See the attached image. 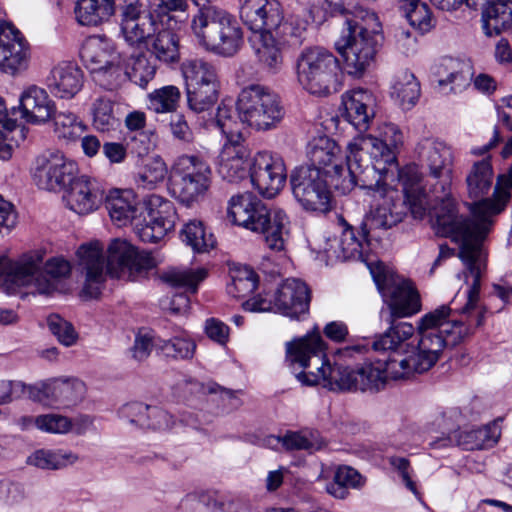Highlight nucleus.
Masks as SVG:
<instances>
[{"label":"nucleus","mask_w":512,"mask_h":512,"mask_svg":"<svg viewBox=\"0 0 512 512\" xmlns=\"http://www.w3.org/2000/svg\"><path fill=\"white\" fill-rule=\"evenodd\" d=\"M434 234L450 239L458 246V257L465 269L458 274L464 279L467 290L465 304L456 305L459 292L449 305H441L423 315L417 324L419 336L412 351L418 357V367L429 370L439 360L446 346H455L482 326L486 308L480 303L482 277L487 269V251L484 240L489 226H433Z\"/></svg>","instance_id":"1"},{"label":"nucleus","mask_w":512,"mask_h":512,"mask_svg":"<svg viewBox=\"0 0 512 512\" xmlns=\"http://www.w3.org/2000/svg\"><path fill=\"white\" fill-rule=\"evenodd\" d=\"M77 256L79 269L84 276L81 294L86 299H94L101 294L107 274L113 278L136 281L145 277L156 265L150 253L139 251L120 239L110 243L106 266L103 245L98 241L81 245Z\"/></svg>","instance_id":"2"},{"label":"nucleus","mask_w":512,"mask_h":512,"mask_svg":"<svg viewBox=\"0 0 512 512\" xmlns=\"http://www.w3.org/2000/svg\"><path fill=\"white\" fill-rule=\"evenodd\" d=\"M240 17L254 34H275L282 39L300 38L314 19L312 9L301 5L284 19L277 0H245L240 7Z\"/></svg>","instance_id":"3"},{"label":"nucleus","mask_w":512,"mask_h":512,"mask_svg":"<svg viewBox=\"0 0 512 512\" xmlns=\"http://www.w3.org/2000/svg\"><path fill=\"white\" fill-rule=\"evenodd\" d=\"M299 382L307 386L322 385L331 391L377 392L387 381L385 371L378 359L372 363L351 369L339 363L331 365L322 361L317 372H300L296 374Z\"/></svg>","instance_id":"4"},{"label":"nucleus","mask_w":512,"mask_h":512,"mask_svg":"<svg viewBox=\"0 0 512 512\" xmlns=\"http://www.w3.org/2000/svg\"><path fill=\"white\" fill-rule=\"evenodd\" d=\"M362 22L358 16L346 18V28L335 42V48L341 55L346 72L354 78L363 77L375 64L382 42V35L366 26L367 21H376L374 13L365 12Z\"/></svg>","instance_id":"5"},{"label":"nucleus","mask_w":512,"mask_h":512,"mask_svg":"<svg viewBox=\"0 0 512 512\" xmlns=\"http://www.w3.org/2000/svg\"><path fill=\"white\" fill-rule=\"evenodd\" d=\"M191 33L203 49L221 56L235 55L243 45V31L234 16L214 6L193 15Z\"/></svg>","instance_id":"6"},{"label":"nucleus","mask_w":512,"mask_h":512,"mask_svg":"<svg viewBox=\"0 0 512 512\" xmlns=\"http://www.w3.org/2000/svg\"><path fill=\"white\" fill-rule=\"evenodd\" d=\"M307 156L310 165L321 171L329 183L343 194L350 192L358 183L363 172L361 157L348 150L345 161L338 144L327 136L314 138L308 145Z\"/></svg>","instance_id":"7"},{"label":"nucleus","mask_w":512,"mask_h":512,"mask_svg":"<svg viewBox=\"0 0 512 512\" xmlns=\"http://www.w3.org/2000/svg\"><path fill=\"white\" fill-rule=\"evenodd\" d=\"M339 71L338 59L320 46L304 48L295 62L298 83L314 95L326 96L336 91Z\"/></svg>","instance_id":"8"},{"label":"nucleus","mask_w":512,"mask_h":512,"mask_svg":"<svg viewBox=\"0 0 512 512\" xmlns=\"http://www.w3.org/2000/svg\"><path fill=\"white\" fill-rule=\"evenodd\" d=\"M236 107L239 120L256 130L276 127L284 115L279 97L260 85L242 89Z\"/></svg>","instance_id":"9"},{"label":"nucleus","mask_w":512,"mask_h":512,"mask_svg":"<svg viewBox=\"0 0 512 512\" xmlns=\"http://www.w3.org/2000/svg\"><path fill=\"white\" fill-rule=\"evenodd\" d=\"M340 240L326 237L325 233H314L308 243L316 253V259L325 265L344 261L362 254L364 246H371L374 240L372 226H341ZM375 241H378L375 239Z\"/></svg>","instance_id":"10"},{"label":"nucleus","mask_w":512,"mask_h":512,"mask_svg":"<svg viewBox=\"0 0 512 512\" xmlns=\"http://www.w3.org/2000/svg\"><path fill=\"white\" fill-rule=\"evenodd\" d=\"M211 168L198 155L179 156L170 174V189L181 202L189 205L202 197L210 187Z\"/></svg>","instance_id":"11"},{"label":"nucleus","mask_w":512,"mask_h":512,"mask_svg":"<svg viewBox=\"0 0 512 512\" xmlns=\"http://www.w3.org/2000/svg\"><path fill=\"white\" fill-rule=\"evenodd\" d=\"M226 220L231 224H284L289 222L286 211L267 205L250 192L233 195L226 207Z\"/></svg>","instance_id":"12"},{"label":"nucleus","mask_w":512,"mask_h":512,"mask_svg":"<svg viewBox=\"0 0 512 512\" xmlns=\"http://www.w3.org/2000/svg\"><path fill=\"white\" fill-rule=\"evenodd\" d=\"M327 177L315 167L301 166L291 174L292 192L307 211H328L329 191Z\"/></svg>","instance_id":"13"},{"label":"nucleus","mask_w":512,"mask_h":512,"mask_svg":"<svg viewBox=\"0 0 512 512\" xmlns=\"http://www.w3.org/2000/svg\"><path fill=\"white\" fill-rule=\"evenodd\" d=\"M75 172L74 162L58 150H49L35 159L32 179L39 189L60 192L71 182Z\"/></svg>","instance_id":"14"},{"label":"nucleus","mask_w":512,"mask_h":512,"mask_svg":"<svg viewBox=\"0 0 512 512\" xmlns=\"http://www.w3.org/2000/svg\"><path fill=\"white\" fill-rule=\"evenodd\" d=\"M374 280L390 310L391 320L410 317L421 310V299L410 281H396L386 274H374Z\"/></svg>","instance_id":"15"},{"label":"nucleus","mask_w":512,"mask_h":512,"mask_svg":"<svg viewBox=\"0 0 512 512\" xmlns=\"http://www.w3.org/2000/svg\"><path fill=\"white\" fill-rule=\"evenodd\" d=\"M252 185L264 197H275L284 187L287 170L281 156L268 151L257 152L249 170Z\"/></svg>","instance_id":"16"},{"label":"nucleus","mask_w":512,"mask_h":512,"mask_svg":"<svg viewBox=\"0 0 512 512\" xmlns=\"http://www.w3.org/2000/svg\"><path fill=\"white\" fill-rule=\"evenodd\" d=\"M402 144L403 135L399 128L394 124H384L379 137L358 135L348 143L347 150L352 155L366 152L377 162L391 165L396 162V152Z\"/></svg>","instance_id":"17"},{"label":"nucleus","mask_w":512,"mask_h":512,"mask_svg":"<svg viewBox=\"0 0 512 512\" xmlns=\"http://www.w3.org/2000/svg\"><path fill=\"white\" fill-rule=\"evenodd\" d=\"M158 26L161 25L143 8L141 2L133 1L120 6V31L129 46L140 47L148 44Z\"/></svg>","instance_id":"18"},{"label":"nucleus","mask_w":512,"mask_h":512,"mask_svg":"<svg viewBox=\"0 0 512 512\" xmlns=\"http://www.w3.org/2000/svg\"><path fill=\"white\" fill-rule=\"evenodd\" d=\"M29 44L23 34L10 22L0 23V71L16 75L26 69Z\"/></svg>","instance_id":"19"},{"label":"nucleus","mask_w":512,"mask_h":512,"mask_svg":"<svg viewBox=\"0 0 512 512\" xmlns=\"http://www.w3.org/2000/svg\"><path fill=\"white\" fill-rule=\"evenodd\" d=\"M42 256L41 251H28L17 260L0 257V287L7 293H14L17 288L28 286L34 279Z\"/></svg>","instance_id":"20"},{"label":"nucleus","mask_w":512,"mask_h":512,"mask_svg":"<svg viewBox=\"0 0 512 512\" xmlns=\"http://www.w3.org/2000/svg\"><path fill=\"white\" fill-rule=\"evenodd\" d=\"M250 150L245 145L242 134H233L230 140H226L219 153L217 171L228 182H238L248 174L247 160Z\"/></svg>","instance_id":"21"},{"label":"nucleus","mask_w":512,"mask_h":512,"mask_svg":"<svg viewBox=\"0 0 512 512\" xmlns=\"http://www.w3.org/2000/svg\"><path fill=\"white\" fill-rule=\"evenodd\" d=\"M64 191L66 205L78 215L94 212L102 201V190L98 182L86 175H74Z\"/></svg>","instance_id":"22"},{"label":"nucleus","mask_w":512,"mask_h":512,"mask_svg":"<svg viewBox=\"0 0 512 512\" xmlns=\"http://www.w3.org/2000/svg\"><path fill=\"white\" fill-rule=\"evenodd\" d=\"M310 290L300 279L283 281L274 294L275 312L292 319H298L309 309Z\"/></svg>","instance_id":"23"},{"label":"nucleus","mask_w":512,"mask_h":512,"mask_svg":"<svg viewBox=\"0 0 512 512\" xmlns=\"http://www.w3.org/2000/svg\"><path fill=\"white\" fill-rule=\"evenodd\" d=\"M345 119L359 131H366L375 116L376 97L364 88H354L342 95Z\"/></svg>","instance_id":"24"},{"label":"nucleus","mask_w":512,"mask_h":512,"mask_svg":"<svg viewBox=\"0 0 512 512\" xmlns=\"http://www.w3.org/2000/svg\"><path fill=\"white\" fill-rule=\"evenodd\" d=\"M399 182L404 194V203L414 220H423L427 211V194L422 184L423 175L417 165H407L399 170Z\"/></svg>","instance_id":"25"},{"label":"nucleus","mask_w":512,"mask_h":512,"mask_svg":"<svg viewBox=\"0 0 512 512\" xmlns=\"http://www.w3.org/2000/svg\"><path fill=\"white\" fill-rule=\"evenodd\" d=\"M418 158L434 178L450 179L452 153L450 148L435 138L422 139L416 148Z\"/></svg>","instance_id":"26"},{"label":"nucleus","mask_w":512,"mask_h":512,"mask_svg":"<svg viewBox=\"0 0 512 512\" xmlns=\"http://www.w3.org/2000/svg\"><path fill=\"white\" fill-rule=\"evenodd\" d=\"M19 101L22 118L33 124L46 123L56 109L55 103L50 99L47 91L37 85L25 88Z\"/></svg>","instance_id":"27"},{"label":"nucleus","mask_w":512,"mask_h":512,"mask_svg":"<svg viewBox=\"0 0 512 512\" xmlns=\"http://www.w3.org/2000/svg\"><path fill=\"white\" fill-rule=\"evenodd\" d=\"M106 210L112 221L138 224L143 215V205H141L137 194L132 189L114 188L109 191L106 202Z\"/></svg>","instance_id":"28"},{"label":"nucleus","mask_w":512,"mask_h":512,"mask_svg":"<svg viewBox=\"0 0 512 512\" xmlns=\"http://www.w3.org/2000/svg\"><path fill=\"white\" fill-rule=\"evenodd\" d=\"M46 84L55 97L71 99L83 87V73L75 64L61 62L52 68Z\"/></svg>","instance_id":"29"},{"label":"nucleus","mask_w":512,"mask_h":512,"mask_svg":"<svg viewBox=\"0 0 512 512\" xmlns=\"http://www.w3.org/2000/svg\"><path fill=\"white\" fill-rule=\"evenodd\" d=\"M325 349L326 344L319 331H314L286 344L287 360L291 365L306 369L310 366L312 358L322 360Z\"/></svg>","instance_id":"30"},{"label":"nucleus","mask_w":512,"mask_h":512,"mask_svg":"<svg viewBox=\"0 0 512 512\" xmlns=\"http://www.w3.org/2000/svg\"><path fill=\"white\" fill-rule=\"evenodd\" d=\"M81 58L91 73L118 60L112 40L105 36H93L85 41L80 52Z\"/></svg>","instance_id":"31"},{"label":"nucleus","mask_w":512,"mask_h":512,"mask_svg":"<svg viewBox=\"0 0 512 512\" xmlns=\"http://www.w3.org/2000/svg\"><path fill=\"white\" fill-rule=\"evenodd\" d=\"M390 327L379 336L375 337L371 344L377 352H410V344L407 341L414 335L415 328L408 322H396L390 317L386 319Z\"/></svg>","instance_id":"32"},{"label":"nucleus","mask_w":512,"mask_h":512,"mask_svg":"<svg viewBox=\"0 0 512 512\" xmlns=\"http://www.w3.org/2000/svg\"><path fill=\"white\" fill-rule=\"evenodd\" d=\"M35 251H41L43 253L42 259H44L45 251L43 249H36ZM42 265L43 260L39 263V268L33 276L34 279L28 286L33 285L40 294H50L57 288L56 281L70 274L71 265L62 257H53L45 263L44 267Z\"/></svg>","instance_id":"33"},{"label":"nucleus","mask_w":512,"mask_h":512,"mask_svg":"<svg viewBox=\"0 0 512 512\" xmlns=\"http://www.w3.org/2000/svg\"><path fill=\"white\" fill-rule=\"evenodd\" d=\"M501 154L503 158H508L512 155V137L506 143ZM510 190H512V163L506 173L498 176L493 200L483 201L479 204V209L489 216L499 214L510 200Z\"/></svg>","instance_id":"34"},{"label":"nucleus","mask_w":512,"mask_h":512,"mask_svg":"<svg viewBox=\"0 0 512 512\" xmlns=\"http://www.w3.org/2000/svg\"><path fill=\"white\" fill-rule=\"evenodd\" d=\"M275 34H254L252 47L258 62L269 72L277 73L283 66V53Z\"/></svg>","instance_id":"35"},{"label":"nucleus","mask_w":512,"mask_h":512,"mask_svg":"<svg viewBox=\"0 0 512 512\" xmlns=\"http://www.w3.org/2000/svg\"><path fill=\"white\" fill-rule=\"evenodd\" d=\"M482 28L492 37L512 28V0H493L482 11Z\"/></svg>","instance_id":"36"},{"label":"nucleus","mask_w":512,"mask_h":512,"mask_svg":"<svg viewBox=\"0 0 512 512\" xmlns=\"http://www.w3.org/2000/svg\"><path fill=\"white\" fill-rule=\"evenodd\" d=\"M458 412L455 410L450 411H436L429 416L426 422V430L428 432L440 433V436L429 442V446L434 449H441L453 445L454 440V426L455 419Z\"/></svg>","instance_id":"37"},{"label":"nucleus","mask_w":512,"mask_h":512,"mask_svg":"<svg viewBox=\"0 0 512 512\" xmlns=\"http://www.w3.org/2000/svg\"><path fill=\"white\" fill-rule=\"evenodd\" d=\"M435 75L440 86L451 84L452 91L463 88L471 79L468 63L453 58H444L435 66Z\"/></svg>","instance_id":"38"},{"label":"nucleus","mask_w":512,"mask_h":512,"mask_svg":"<svg viewBox=\"0 0 512 512\" xmlns=\"http://www.w3.org/2000/svg\"><path fill=\"white\" fill-rule=\"evenodd\" d=\"M379 360L387 380L403 379L413 373H424L427 371L421 370L418 367V357L412 350L410 352H388V356Z\"/></svg>","instance_id":"39"},{"label":"nucleus","mask_w":512,"mask_h":512,"mask_svg":"<svg viewBox=\"0 0 512 512\" xmlns=\"http://www.w3.org/2000/svg\"><path fill=\"white\" fill-rule=\"evenodd\" d=\"M145 46L161 62L175 63L180 59L179 38L172 30L158 26Z\"/></svg>","instance_id":"40"},{"label":"nucleus","mask_w":512,"mask_h":512,"mask_svg":"<svg viewBox=\"0 0 512 512\" xmlns=\"http://www.w3.org/2000/svg\"><path fill=\"white\" fill-rule=\"evenodd\" d=\"M366 478L356 469L348 465H340L335 469L333 481L326 485V492L335 499L344 500L349 496V490H360L364 487Z\"/></svg>","instance_id":"41"},{"label":"nucleus","mask_w":512,"mask_h":512,"mask_svg":"<svg viewBox=\"0 0 512 512\" xmlns=\"http://www.w3.org/2000/svg\"><path fill=\"white\" fill-rule=\"evenodd\" d=\"M113 0H78L75 7L77 21L84 26H96L114 14Z\"/></svg>","instance_id":"42"},{"label":"nucleus","mask_w":512,"mask_h":512,"mask_svg":"<svg viewBox=\"0 0 512 512\" xmlns=\"http://www.w3.org/2000/svg\"><path fill=\"white\" fill-rule=\"evenodd\" d=\"M181 70L186 87L219 85L215 66L203 59H188Z\"/></svg>","instance_id":"43"},{"label":"nucleus","mask_w":512,"mask_h":512,"mask_svg":"<svg viewBox=\"0 0 512 512\" xmlns=\"http://www.w3.org/2000/svg\"><path fill=\"white\" fill-rule=\"evenodd\" d=\"M177 220V212L171 201L158 195H151L144 201L141 217L144 224H175Z\"/></svg>","instance_id":"44"},{"label":"nucleus","mask_w":512,"mask_h":512,"mask_svg":"<svg viewBox=\"0 0 512 512\" xmlns=\"http://www.w3.org/2000/svg\"><path fill=\"white\" fill-rule=\"evenodd\" d=\"M500 433L495 426L454 432L453 444L465 450H477L492 447L498 441Z\"/></svg>","instance_id":"45"},{"label":"nucleus","mask_w":512,"mask_h":512,"mask_svg":"<svg viewBox=\"0 0 512 512\" xmlns=\"http://www.w3.org/2000/svg\"><path fill=\"white\" fill-rule=\"evenodd\" d=\"M79 461L78 454L65 449H40L31 454L27 463L40 469L57 470Z\"/></svg>","instance_id":"46"},{"label":"nucleus","mask_w":512,"mask_h":512,"mask_svg":"<svg viewBox=\"0 0 512 512\" xmlns=\"http://www.w3.org/2000/svg\"><path fill=\"white\" fill-rule=\"evenodd\" d=\"M391 96L403 109L412 108L420 97V84L413 73L401 71L394 79Z\"/></svg>","instance_id":"47"},{"label":"nucleus","mask_w":512,"mask_h":512,"mask_svg":"<svg viewBox=\"0 0 512 512\" xmlns=\"http://www.w3.org/2000/svg\"><path fill=\"white\" fill-rule=\"evenodd\" d=\"M398 7L409 24L420 32H429L435 26L430 8L421 0H398Z\"/></svg>","instance_id":"48"},{"label":"nucleus","mask_w":512,"mask_h":512,"mask_svg":"<svg viewBox=\"0 0 512 512\" xmlns=\"http://www.w3.org/2000/svg\"><path fill=\"white\" fill-rule=\"evenodd\" d=\"M493 181L490 158L476 162L466 178L470 198L478 199L488 193Z\"/></svg>","instance_id":"49"},{"label":"nucleus","mask_w":512,"mask_h":512,"mask_svg":"<svg viewBox=\"0 0 512 512\" xmlns=\"http://www.w3.org/2000/svg\"><path fill=\"white\" fill-rule=\"evenodd\" d=\"M53 132L59 140L72 142L81 137L86 126L83 121L69 110L52 114Z\"/></svg>","instance_id":"50"},{"label":"nucleus","mask_w":512,"mask_h":512,"mask_svg":"<svg viewBox=\"0 0 512 512\" xmlns=\"http://www.w3.org/2000/svg\"><path fill=\"white\" fill-rule=\"evenodd\" d=\"M324 445L325 442L317 431H288L282 436V447L287 451L305 450L312 453L322 449Z\"/></svg>","instance_id":"51"},{"label":"nucleus","mask_w":512,"mask_h":512,"mask_svg":"<svg viewBox=\"0 0 512 512\" xmlns=\"http://www.w3.org/2000/svg\"><path fill=\"white\" fill-rule=\"evenodd\" d=\"M85 385L78 379H55L51 381V398L64 406L75 405L84 396Z\"/></svg>","instance_id":"52"},{"label":"nucleus","mask_w":512,"mask_h":512,"mask_svg":"<svg viewBox=\"0 0 512 512\" xmlns=\"http://www.w3.org/2000/svg\"><path fill=\"white\" fill-rule=\"evenodd\" d=\"M205 268L192 269H171L161 275V280L173 288H183L186 291L195 293L198 285L207 277Z\"/></svg>","instance_id":"53"},{"label":"nucleus","mask_w":512,"mask_h":512,"mask_svg":"<svg viewBox=\"0 0 512 512\" xmlns=\"http://www.w3.org/2000/svg\"><path fill=\"white\" fill-rule=\"evenodd\" d=\"M188 107L202 113L211 109L218 100L219 85L186 87Z\"/></svg>","instance_id":"54"},{"label":"nucleus","mask_w":512,"mask_h":512,"mask_svg":"<svg viewBox=\"0 0 512 512\" xmlns=\"http://www.w3.org/2000/svg\"><path fill=\"white\" fill-rule=\"evenodd\" d=\"M180 238L195 252H206L216 244V238L210 226H184L180 231Z\"/></svg>","instance_id":"55"},{"label":"nucleus","mask_w":512,"mask_h":512,"mask_svg":"<svg viewBox=\"0 0 512 512\" xmlns=\"http://www.w3.org/2000/svg\"><path fill=\"white\" fill-rule=\"evenodd\" d=\"M155 347L167 357L189 359L194 355L196 345L187 335L175 336L170 339H158Z\"/></svg>","instance_id":"56"},{"label":"nucleus","mask_w":512,"mask_h":512,"mask_svg":"<svg viewBox=\"0 0 512 512\" xmlns=\"http://www.w3.org/2000/svg\"><path fill=\"white\" fill-rule=\"evenodd\" d=\"M178 87L169 85L154 90L148 95V108L155 113H169L176 110L180 100Z\"/></svg>","instance_id":"57"},{"label":"nucleus","mask_w":512,"mask_h":512,"mask_svg":"<svg viewBox=\"0 0 512 512\" xmlns=\"http://www.w3.org/2000/svg\"><path fill=\"white\" fill-rule=\"evenodd\" d=\"M231 279L228 292L234 297H245L252 293L258 285L257 275L249 267L235 269L231 274Z\"/></svg>","instance_id":"58"},{"label":"nucleus","mask_w":512,"mask_h":512,"mask_svg":"<svg viewBox=\"0 0 512 512\" xmlns=\"http://www.w3.org/2000/svg\"><path fill=\"white\" fill-rule=\"evenodd\" d=\"M431 214L436 218V224H469L459 215L458 205L449 194H445L441 201L433 207Z\"/></svg>","instance_id":"59"},{"label":"nucleus","mask_w":512,"mask_h":512,"mask_svg":"<svg viewBox=\"0 0 512 512\" xmlns=\"http://www.w3.org/2000/svg\"><path fill=\"white\" fill-rule=\"evenodd\" d=\"M94 126L101 131L110 130L117 122L113 113V102L106 96L95 99L92 104Z\"/></svg>","instance_id":"60"},{"label":"nucleus","mask_w":512,"mask_h":512,"mask_svg":"<svg viewBox=\"0 0 512 512\" xmlns=\"http://www.w3.org/2000/svg\"><path fill=\"white\" fill-rule=\"evenodd\" d=\"M126 73L130 81L141 88H146L155 77L156 66L145 55H139L133 59L131 67Z\"/></svg>","instance_id":"61"},{"label":"nucleus","mask_w":512,"mask_h":512,"mask_svg":"<svg viewBox=\"0 0 512 512\" xmlns=\"http://www.w3.org/2000/svg\"><path fill=\"white\" fill-rule=\"evenodd\" d=\"M47 325L50 332L62 345L70 347L77 342L78 333L76 332L74 326L59 314L49 315L47 317Z\"/></svg>","instance_id":"62"},{"label":"nucleus","mask_w":512,"mask_h":512,"mask_svg":"<svg viewBox=\"0 0 512 512\" xmlns=\"http://www.w3.org/2000/svg\"><path fill=\"white\" fill-rule=\"evenodd\" d=\"M92 74L100 85L109 90L118 88L127 78V73L119 64V59Z\"/></svg>","instance_id":"63"},{"label":"nucleus","mask_w":512,"mask_h":512,"mask_svg":"<svg viewBox=\"0 0 512 512\" xmlns=\"http://www.w3.org/2000/svg\"><path fill=\"white\" fill-rule=\"evenodd\" d=\"M167 169L161 160H154L146 164L141 172L135 176V182L144 189H153L155 185L164 180Z\"/></svg>","instance_id":"64"}]
</instances>
